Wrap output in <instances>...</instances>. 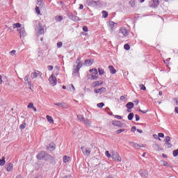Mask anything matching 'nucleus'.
Segmentation results:
<instances>
[{"label":"nucleus","instance_id":"obj_1","mask_svg":"<svg viewBox=\"0 0 178 178\" xmlns=\"http://www.w3.org/2000/svg\"><path fill=\"white\" fill-rule=\"evenodd\" d=\"M48 154H49L47 153V152L42 150L36 155V158L38 159V161H47Z\"/></svg>","mask_w":178,"mask_h":178},{"label":"nucleus","instance_id":"obj_2","mask_svg":"<svg viewBox=\"0 0 178 178\" xmlns=\"http://www.w3.org/2000/svg\"><path fill=\"white\" fill-rule=\"evenodd\" d=\"M120 37H127L129 35V31L125 28H121L118 32Z\"/></svg>","mask_w":178,"mask_h":178},{"label":"nucleus","instance_id":"obj_3","mask_svg":"<svg viewBox=\"0 0 178 178\" xmlns=\"http://www.w3.org/2000/svg\"><path fill=\"white\" fill-rule=\"evenodd\" d=\"M81 149L85 156H89L91 154V148L81 147Z\"/></svg>","mask_w":178,"mask_h":178},{"label":"nucleus","instance_id":"obj_4","mask_svg":"<svg viewBox=\"0 0 178 178\" xmlns=\"http://www.w3.org/2000/svg\"><path fill=\"white\" fill-rule=\"evenodd\" d=\"M49 81L53 87L58 84V79H56V76H54V74H51L49 78Z\"/></svg>","mask_w":178,"mask_h":178},{"label":"nucleus","instance_id":"obj_5","mask_svg":"<svg viewBox=\"0 0 178 178\" xmlns=\"http://www.w3.org/2000/svg\"><path fill=\"white\" fill-rule=\"evenodd\" d=\"M112 159L115 160V162H121L122 157H120L119 154L118 152H113L111 155Z\"/></svg>","mask_w":178,"mask_h":178},{"label":"nucleus","instance_id":"obj_6","mask_svg":"<svg viewBox=\"0 0 178 178\" xmlns=\"http://www.w3.org/2000/svg\"><path fill=\"white\" fill-rule=\"evenodd\" d=\"M46 161L49 162V163H51V165L56 164V160H55L54 156H51L49 154L47 155V157L46 158Z\"/></svg>","mask_w":178,"mask_h":178},{"label":"nucleus","instance_id":"obj_7","mask_svg":"<svg viewBox=\"0 0 178 178\" xmlns=\"http://www.w3.org/2000/svg\"><path fill=\"white\" fill-rule=\"evenodd\" d=\"M44 33H45V31H44V26H42V24L39 23L38 28V35H42Z\"/></svg>","mask_w":178,"mask_h":178},{"label":"nucleus","instance_id":"obj_8","mask_svg":"<svg viewBox=\"0 0 178 178\" xmlns=\"http://www.w3.org/2000/svg\"><path fill=\"white\" fill-rule=\"evenodd\" d=\"M68 17L70 20H73V22H80V18L72 13L68 14Z\"/></svg>","mask_w":178,"mask_h":178},{"label":"nucleus","instance_id":"obj_9","mask_svg":"<svg viewBox=\"0 0 178 178\" xmlns=\"http://www.w3.org/2000/svg\"><path fill=\"white\" fill-rule=\"evenodd\" d=\"M86 2L88 6H93L94 5H97L99 3V0H87Z\"/></svg>","mask_w":178,"mask_h":178},{"label":"nucleus","instance_id":"obj_10","mask_svg":"<svg viewBox=\"0 0 178 178\" xmlns=\"http://www.w3.org/2000/svg\"><path fill=\"white\" fill-rule=\"evenodd\" d=\"M164 141H165V145H168V148H172V147L173 145H172V143H170V136H166L165 140H164Z\"/></svg>","mask_w":178,"mask_h":178},{"label":"nucleus","instance_id":"obj_11","mask_svg":"<svg viewBox=\"0 0 178 178\" xmlns=\"http://www.w3.org/2000/svg\"><path fill=\"white\" fill-rule=\"evenodd\" d=\"M94 92L95 94H104V92H106V88H99V89H95Z\"/></svg>","mask_w":178,"mask_h":178},{"label":"nucleus","instance_id":"obj_12","mask_svg":"<svg viewBox=\"0 0 178 178\" xmlns=\"http://www.w3.org/2000/svg\"><path fill=\"white\" fill-rule=\"evenodd\" d=\"M56 148V145L54 143H51L47 146V149H49V151H55Z\"/></svg>","mask_w":178,"mask_h":178},{"label":"nucleus","instance_id":"obj_13","mask_svg":"<svg viewBox=\"0 0 178 178\" xmlns=\"http://www.w3.org/2000/svg\"><path fill=\"white\" fill-rule=\"evenodd\" d=\"M102 84H104V81H94L92 83V87L93 88H95V87H99L100 86H102Z\"/></svg>","mask_w":178,"mask_h":178},{"label":"nucleus","instance_id":"obj_14","mask_svg":"<svg viewBox=\"0 0 178 178\" xmlns=\"http://www.w3.org/2000/svg\"><path fill=\"white\" fill-rule=\"evenodd\" d=\"M113 125L115 126L116 127H118L119 129H122L123 127V124L121 121L117 120V121H113Z\"/></svg>","mask_w":178,"mask_h":178},{"label":"nucleus","instance_id":"obj_15","mask_svg":"<svg viewBox=\"0 0 178 178\" xmlns=\"http://www.w3.org/2000/svg\"><path fill=\"white\" fill-rule=\"evenodd\" d=\"M40 74H41V72L38 70H35L34 72H32L31 74V79H37V77H38V76H40Z\"/></svg>","mask_w":178,"mask_h":178},{"label":"nucleus","instance_id":"obj_16","mask_svg":"<svg viewBox=\"0 0 178 178\" xmlns=\"http://www.w3.org/2000/svg\"><path fill=\"white\" fill-rule=\"evenodd\" d=\"M19 35L21 38L22 37L24 38L26 37V35H27V34L26 33V30H24V28H21L19 29Z\"/></svg>","mask_w":178,"mask_h":178},{"label":"nucleus","instance_id":"obj_17","mask_svg":"<svg viewBox=\"0 0 178 178\" xmlns=\"http://www.w3.org/2000/svg\"><path fill=\"white\" fill-rule=\"evenodd\" d=\"M6 170L7 172H12V170H13V163H8L7 164Z\"/></svg>","mask_w":178,"mask_h":178},{"label":"nucleus","instance_id":"obj_18","mask_svg":"<svg viewBox=\"0 0 178 178\" xmlns=\"http://www.w3.org/2000/svg\"><path fill=\"white\" fill-rule=\"evenodd\" d=\"M139 174L140 175V176L142 177H148V172H147V171H145V170H140L139 171Z\"/></svg>","mask_w":178,"mask_h":178},{"label":"nucleus","instance_id":"obj_19","mask_svg":"<svg viewBox=\"0 0 178 178\" xmlns=\"http://www.w3.org/2000/svg\"><path fill=\"white\" fill-rule=\"evenodd\" d=\"M92 63H94L93 60H86L83 65L85 66H91V65H92Z\"/></svg>","mask_w":178,"mask_h":178},{"label":"nucleus","instance_id":"obj_20","mask_svg":"<svg viewBox=\"0 0 178 178\" xmlns=\"http://www.w3.org/2000/svg\"><path fill=\"white\" fill-rule=\"evenodd\" d=\"M108 69H109L110 73H111V74H115L116 73V70L115 69V67H113V65L108 66Z\"/></svg>","mask_w":178,"mask_h":178},{"label":"nucleus","instance_id":"obj_21","mask_svg":"<svg viewBox=\"0 0 178 178\" xmlns=\"http://www.w3.org/2000/svg\"><path fill=\"white\" fill-rule=\"evenodd\" d=\"M127 109H133L134 108V103L130 102L127 104Z\"/></svg>","mask_w":178,"mask_h":178},{"label":"nucleus","instance_id":"obj_22","mask_svg":"<svg viewBox=\"0 0 178 178\" xmlns=\"http://www.w3.org/2000/svg\"><path fill=\"white\" fill-rule=\"evenodd\" d=\"M83 123L86 124L87 127H90V126L91 125V121L87 118H85V120H83Z\"/></svg>","mask_w":178,"mask_h":178},{"label":"nucleus","instance_id":"obj_23","mask_svg":"<svg viewBox=\"0 0 178 178\" xmlns=\"http://www.w3.org/2000/svg\"><path fill=\"white\" fill-rule=\"evenodd\" d=\"M153 8H158L159 6V0H153Z\"/></svg>","mask_w":178,"mask_h":178},{"label":"nucleus","instance_id":"obj_24","mask_svg":"<svg viewBox=\"0 0 178 178\" xmlns=\"http://www.w3.org/2000/svg\"><path fill=\"white\" fill-rule=\"evenodd\" d=\"M56 22H62L63 20V17L61 15H57L55 17Z\"/></svg>","mask_w":178,"mask_h":178},{"label":"nucleus","instance_id":"obj_25","mask_svg":"<svg viewBox=\"0 0 178 178\" xmlns=\"http://www.w3.org/2000/svg\"><path fill=\"white\" fill-rule=\"evenodd\" d=\"M63 159L64 163H67V162H69V161L70 160V157L67 156H64Z\"/></svg>","mask_w":178,"mask_h":178},{"label":"nucleus","instance_id":"obj_26","mask_svg":"<svg viewBox=\"0 0 178 178\" xmlns=\"http://www.w3.org/2000/svg\"><path fill=\"white\" fill-rule=\"evenodd\" d=\"M108 26L111 28V30H113V27H115V23L113 21L108 22Z\"/></svg>","mask_w":178,"mask_h":178},{"label":"nucleus","instance_id":"obj_27","mask_svg":"<svg viewBox=\"0 0 178 178\" xmlns=\"http://www.w3.org/2000/svg\"><path fill=\"white\" fill-rule=\"evenodd\" d=\"M20 27H22V24H20V23H19V22L14 24L13 25V29H20Z\"/></svg>","mask_w":178,"mask_h":178},{"label":"nucleus","instance_id":"obj_28","mask_svg":"<svg viewBox=\"0 0 178 178\" xmlns=\"http://www.w3.org/2000/svg\"><path fill=\"white\" fill-rule=\"evenodd\" d=\"M46 118L49 123H54V118H52L50 115H47Z\"/></svg>","mask_w":178,"mask_h":178},{"label":"nucleus","instance_id":"obj_29","mask_svg":"<svg viewBox=\"0 0 178 178\" xmlns=\"http://www.w3.org/2000/svg\"><path fill=\"white\" fill-rule=\"evenodd\" d=\"M136 3H137V1L131 0L129 1V5H131V6H132V8H134V6H136Z\"/></svg>","mask_w":178,"mask_h":178},{"label":"nucleus","instance_id":"obj_30","mask_svg":"<svg viewBox=\"0 0 178 178\" xmlns=\"http://www.w3.org/2000/svg\"><path fill=\"white\" fill-rule=\"evenodd\" d=\"M97 108L102 109V108H104V106H105V103H104V102L98 103L97 104Z\"/></svg>","mask_w":178,"mask_h":178},{"label":"nucleus","instance_id":"obj_31","mask_svg":"<svg viewBox=\"0 0 178 178\" xmlns=\"http://www.w3.org/2000/svg\"><path fill=\"white\" fill-rule=\"evenodd\" d=\"M99 76H102V74H104V73H105V72L104 71V69H102V67L98 68V72Z\"/></svg>","mask_w":178,"mask_h":178},{"label":"nucleus","instance_id":"obj_32","mask_svg":"<svg viewBox=\"0 0 178 178\" xmlns=\"http://www.w3.org/2000/svg\"><path fill=\"white\" fill-rule=\"evenodd\" d=\"M102 13V17H104V19H106V17H108V12H106V10H103Z\"/></svg>","mask_w":178,"mask_h":178},{"label":"nucleus","instance_id":"obj_33","mask_svg":"<svg viewBox=\"0 0 178 178\" xmlns=\"http://www.w3.org/2000/svg\"><path fill=\"white\" fill-rule=\"evenodd\" d=\"M133 118H134V113H130L128 115V120H133Z\"/></svg>","mask_w":178,"mask_h":178},{"label":"nucleus","instance_id":"obj_34","mask_svg":"<svg viewBox=\"0 0 178 178\" xmlns=\"http://www.w3.org/2000/svg\"><path fill=\"white\" fill-rule=\"evenodd\" d=\"M3 165H5V156L0 159V166H3Z\"/></svg>","mask_w":178,"mask_h":178},{"label":"nucleus","instance_id":"obj_35","mask_svg":"<svg viewBox=\"0 0 178 178\" xmlns=\"http://www.w3.org/2000/svg\"><path fill=\"white\" fill-rule=\"evenodd\" d=\"M158 136V140L161 141V138H163V137H165V134H163V133H159Z\"/></svg>","mask_w":178,"mask_h":178},{"label":"nucleus","instance_id":"obj_36","mask_svg":"<svg viewBox=\"0 0 178 178\" xmlns=\"http://www.w3.org/2000/svg\"><path fill=\"white\" fill-rule=\"evenodd\" d=\"M139 87L143 91H145V90H147V88L143 83L139 84Z\"/></svg>","mask_w":178,"mask_h":178},{"label":"nucleus","instance_id":"obj_37","mask_svg":"<svg viewBox=\"0 0 178 178\" xmlns=\"http://www.w3.org/2000/svg\"><path fill=\"white\" fill-rule=\"evenodd\" d=\"M172 154L175 157L178 156V148L172 151Z\"/></svg>","mask_w":178,"mask_h":178},{"label":"nucleus","instance_id":"obj_38","mask_svg":"<svg viewBox=\"0 0 178 178\" xmlns=\"http://www.w3.org/2000/svg\"><path fill=\"white\" fill-rule=\"evenodd\" d=\"M20 130H24L26 129V122H24L23 124L19 125Z\"/></svg>","mask_w":178,"mask_h":178},{"label":"nucleus","instance_id":"obj_39","mask_svg":"<svg viewBox=\"0 0 178 178\" xmlns=\"http://www.w3.org/2000/svg\"><path fill=\"white\" fill-rule=\"evenodd\" d=\"M77 66H76V67L78 68V69H81V67H83V62H81V61H79V63H77Z\"/></svg>","mask_w":178,"mask_h":178},{"label":"nucleus","instance_id":"obj_40","mask_svg":"<svg viewBox=\"0 0 178 178\" xmlns=\"http://www.w3.org/2000/svg\"><path fill=\"white\" fill-rule=\"evenodd\" d=\"M133 145H134V148H136V149H138V148H140V147H144V146H141V145H140L139 144H138V143H133Z\"/></svg>","mask_w":178,"mask_h":178},{"label":"nucleus","instance_id":"obj_41","mask_svg":"<svg viewBox=\"0 0 178 178\" xmlns=\"http://www.w3.org/2000/svg\"><path fill=\"white\" fill-rule=\"evenodd\" d=\"M79 72H80L79 68H77V67H76V68H74V70H73V74H76V73H79Z\"/></svg>","mask_w":178,"mask_h":178},{"label":"nucleus","instance_id":"obj_42","mask_svg":"<svg viewBox=\"0 0 178 178\" xmlns=\"http://www.w3.org/2000/svg\"><path fill=\"white\" fill-rule=\"evenodd\" d=\"M77 119L79 120H84L86 118H84V116H83V115H77Z\"/></svg>","mask_w":178,"mask_h":178},{"label":"nucleus","instance_id":"obj_43","mask_svg":"<svg viewBox=\"0 0 178 178\" xmlns=\"http://www.w3.org/2000/svg\"><path fill=\"white\" fill-rule=\"evenodd\" d=\"M124 49H126V51H129V49H130V45H129V44H125L124 45Z\"/></svg>","mask_w":178,"mask_h":178},{"label":"nucleus","instance_id":"obj_44","mask_svg":"<svg viewBox=\"0 0 178 178\" xmlns=\"http://www.w3.org/2000/svg\"><path fill=\"white\" fill-rule=\"evenodd\" d=\"M61 108L67 109V104L66 103H61Z\"/></svg>","mask_w":178,"mask_h":178},{"label":"nucleus","instance_id":"obj_45","mask_svg":"<svg viewBox=\"0 0 178 178\" xmlns=\"http://www.w3.org/2000/svg\"><path fill=\"white\" fill-rule=\"evenodd\" d=\"M105 155L107 156V158H112V155L109 154V151H106Z\"/></svg>","mask_w":178,"mask_h":178},{"label":"nucleus","instance_id":"obj_46","mask_svg":"<svg viewBox=\"0 0 178 178\" xmlns=\"http://www.w3.org/2000/svg\"><path fill=\"white\" fill-rule=\"evenodd\" d=\"M91 80H98V76L91 75Z\"/></svg>","mask_w":178,"mask_h":178},{"label":"nucleus","instance_id":"obj_47","mask_svg":"<svg viewBox=\"0 0 178 178\" xmlns=\"http://www.w3.org/2000/svg\"><path fill=\"white\" fill-rule=\"evenodd\" d=\"M35 12L38 15H40V13H41V11L40 10V7L38 6L35 7Z\"/></svg>","mask_w":178,"mask_h":178},{"label":"nucleus","instance_id":"obj_48","mask_svg":"<svg viewBox=\"0 0 178 178\" xmlns=\"http://www.w3.org/2000/svg\"><path fill=\"white\" fill-rule=\"evenodd\" d=\"M124 131V129H118L115 131L116 134H120V133H123Z\"/></svg>","mask_w":178,"mask_h":178},{"label":"nucleus","instance_id":"obj_49","mask_svg":"<svg viewBox=\"0 0 178 178\" xmlns=\"http://www.w3.org/2000/svg\"><path fill=\"white\" fill-rule=\"evenodd\" d=\"M98 74V70H97V68H95L94 71H92V75H97Z\"/></svg>","mask_w":178,"mask_h":178},{"label":"nucleus","instance_id":"obj_50","mask_svg":"<svg viewBox=\"0 0 178 178\" xmlns=\"http://www.w3.org/2000/svg\"><path fill=\"white\" fill-rule=\"evenodd\" d=\"M62 45H63V43L62 42H58L57 43V48H61Z\"/></svg>","mask_w":178,"mask_h":178},{"label":"nucleus","instance_id":"obj_51","mask_svg":"<svg viewBox=\"0 0 178 178\" xmlns=\"http://www.w3.org/2000/svg\"><path fill=\"white\" fill-rule=\"evenodd\" d=\"M29 109H31V108H34V104L33 103H29L28 105Z\"/></svg>","mask_w":178,"mask_h":178},{"label":"nucleus","instance_id":"obj_52","mask_svg":"<svg viewBox=\"0 0 178 178\" xmlns=\"http://www.w3.org/2000/svg\"><path fill=\"white\" fill-rule=\"evenodd\" d=\"M83 31H85V33H87V31H88V27H87V26H83Z\"/></svg>","mask_w":178,"mask_h":178},{"label":"nucleus","instance_id":"obj_53","mask_svg":"<svg viewBox=\"0 0 178 178\" xmlns=\"http://www.w3.org/2000/svg\"><path fill=\"white\" fill-rule=\"evenodd\" d=\"M115 119H118V120H121V119H123V118L120 115H113Z\"/></svg>","mask_w":178,"mask_h":178},{"label":"nucleus","instance_id":"obj_54","mask_svg":"<svg viewBox=\"0 0 178 178\" xmlns=\"http://www.w3.org/2000/svg\"><path fill=\"white\" fill-rule=\"evenodd\" d=\"M163 166H170V165H169V163L168 161H163Z\"/></svg>","mask_w":178,"mask_h":178},{"label":"nucleus","instance_id":"obj_55","mask_svg":"<svg viewBox=\"0 0 178 178\" xmlns=\"http://www.w3.org/2000/svg\"><path fill=\"white\" fill-rule=\"evenodd\" d=\"M135 118H136V121L138 122V120H140V115L136 114L135 115Z\"/></svg>","mask_w":178,"mask_h":178},{"label":"nucleus","instance_id":"obj_56","mask_svg":"<svg viewBox=\"0 0 178 178\" xmlns=\"http://www.w3.org/2000/svg\"><path fill=\"white\" fill-rule=\"evenodd\" d=\"M136 130H137V128L136 127H132L131 129V131H132V133H134Z\"/></svg>","mask_w":178,"mask_h":178},{"label":"nucleus","instance_id":"obj_57","mask_svg":"<svg viewBox=\"0 0 178 178\" xmlns=\"http://www.w3.org/2000/svg\"><path fill=\"white\" fill-rule=\"evenodd\" d=\"M47 69H48V70H49V71L53 70H54V66H52V65H49V66L47 67Z\"/></svg>","mask_w":178,"mask_h":178},{"label":"nucleus","instance_id":"obj_58","mask_svg":"<svg viewBox=\"0 0 178 178\" xmlns=\"http://www.w3.org/2000/svg\"><path fill=\"white\" fill-rule=\"evenodd\" d=\"M139 112H141V113H147L148 110L143 111V110H141V109H139Z\"/></svg>","mask_w":178,"mask_h":178},{"label":"nucleus","instance_id":"obj_59","mask_svg":"<svg viewBox=\"0 0 178 178\" xmlns=\"http://www.w3.org/2000/svg\"><path fill=\"white\" fill-rule=\"evenodd\" d=\"M10 54L12 56L15 55V54H16V50H13V51H10Z\"/></svg>","mask_w":178,"mask_h":178},{"label":"nucleus","instance_id":"obj_60","mask_svg":"<svg viewBox=\"0 0 178 178\" xmlns=\"http://www.w3.org/2000/svg\"><path fill=\"white\" fill-rule=\"evenodd\" d=\"M81 57L79 56V57L77 58L76 62V63H79V62H81Z\"/></svg>","mask_w":178,"mask_h":178},{"label":"nucleus","instance_id":"obj_61","mask_svg":"<svg viewBox=\"0 0 178 178\" xmlns=\"http://www.w3.org/2000/svg\"><path fill=\"white\" fill-rule=\"evenodd\" d=\"M54 105H56L57 106H61L62 103L60 102L54 103Z\"/></svg>","mask_w":178,"mask_h":178},{"label":"nucleus","instance_id":"obj_62","mask_svg":"<svg viewBox=\"0 0 178 178\" xmlns=\"http://www.w3.org/2000/svg\"><path fill=\"white\" fill-rule=\"evenodd\" d=\"M63 178H72V175H65L64 177H63Z\"/></svg>","mask_w":178,"mask_h":178},{"label":"nucleus","instance_id":"obj_63","mask_svg":"<svg viewBox=\"0 0 178 178\" xmlns=\"http://www.w3.org/2000/svg\"><path fill=\"white\" fill-rule=\"evenodd\" d=\"M175 113H178V107L177 106H176L175 108Z\"/></svg>","mask_w":178,"mask_h":178},{"label":"nucleus","instance_id":"obj_64","mask_svg":"<svg viewBox=\"0 0 178 178\" xmlns=\"http://www.w3.org/2000/svg\"><path fill=\"white\" fill-rule=\"evenodd\" d=\"M24 81H29V76H26L24 77Z\"/></svg>","mask_w":178,"mask_h":178}]
</instances>
